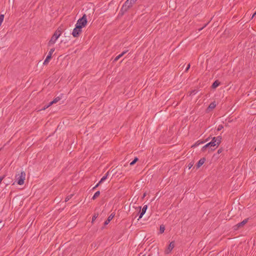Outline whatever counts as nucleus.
<instances>
[{
    "instance_id": "nucleus-26",
    "label": "nucleus",
    "mask_w": 256,
    "mask_h": 256,
    "mask_svg": "<svg viewBox=\"0 0 256 256\" xmlns=\"http://www.w3.org/2000/svg\"><path fill=\"white\" fill-rule=\"evenodd\" d=\"M72 196H73V194H70V195L68 196L66 198L65 202H66L68 201L72 198Z\"/></svg>"
},
{
    "instance_id": "nucleus-3",
    "label": "nucleus",
    "mask_w": 256,
    "mask_h": 256,
    "mask_svg": "<svg viewBox=\"0 0 256 256\" xmlns=\"http://www.w3.org/2000/svg\"><path fill=\"white\" fill-rule=\"evenodd\" d=\"M122 166V165H118L116 168L112 169L110 172V173L112 174V176L116 175V176H118L120 175H124L123 174Z\"/></svg>"
},
{
    "instance_id": "nucleus-33",
    "label": "nucleus",
    "mask_w": 256,
    "mask_h": 256,
    "mask_svg": "<svg viewBox=\"0 0 256 256\" xmlns=\"http://www.w3.org/2000/svg\"><path fill=\"white\" fill-rule=\"evenodd\" d=\"M197 92H198V90H194L191 92L190 94H195L197 93Z\"/></svg>"
},
{
    "instance_id": "nucleus-47",
    "label": "nucleus",
    "mask_w": 256,
    "mask_h": 256,
    "mask_svg": "<svg viewBox=\"0 0 256 256\" xmlns=\"http://www.w3.org/2000/svg\"><path fill=\"white\" fill-rule=\"evenodd\" d=\"M255 150H256V148H255Z\"/></svg>"
},
{
    "instance_id": "nucleus-34",
    "label": "nucleus",
    "mask_w": 256,
    "mask_h": 256,
    "mask_svg": "<svg viewBox=\"0 0 256 256\" xmlns=\"http://www.w3.org/2000/svg\"><path fill=\"white\" fill-rule=\"evenodd\" d=\"M190 64H189L188 66H187V67L186 68V70H185V72H187L189 68H190Z\"/></svg>"
},
{
    "instance_id": "nucleus-25",
    "label": "nucleus",
    "mask_w": 256,
    "mask_h": 256,
    "mask_svg": "<svg viewBox=\"0 0 256 256\" xmlns=\"http://www.w3.org/2000/svg\"><path fill=\"white\" fill-rule=\"evenodd\" d=\"M204 141H201L200 142V140L196 142L192 146V147H196L198 146L199 144H203L204 143Z\"/></svg>"
},
{
    "instance_id": "nucleus-31",
    "label": "nucleus",
    "mask_w": 256,
    "mask_h": 256,
    "mask_svg": "<svg viewBox=\"0 0 256 256\" xmlns=\"http://www.w3.org/2000/svg\"><path fill=\"white\" fill-rule=\"evenodd\" d=\"M55 50V48H51L50 51L49 52H48V54H50L51 56H52V54L54 52V51Z\"/></svg>"
},
{
    "instance_id": "nucleus-36",
    "label": "nucleus",
    "mask_w": 256,
    "mask_h": 256,
    "mask_svg": "<svg viewBox=\"0 0 256 256\" xmlns=\"http://www.w3.org/2000/svg\"><path fill=\"white\" fill-rule=\"evenodd\" d=\"M101 184H99V182L93 188L92 190H94L95 188H98Z\"/></svg>"
},
{
    "instance_id": "nucleus-17",
    "label": "nucleus",
    "mask_w": 256,
    "mask_h": 256,
    "mask_svg": "<svg viewBox=\"0 0 256 256\" xmlns=\"http://www.w3.org/2000/svg\"><path fill=\"white\" fill-rule=\"evenodd\" d=\"M127 52V50L124 51L122 52L120 54L116 56L115 58L114 59L113 62H116L117 60H118L120 58H122L126 52Z\"/></svg>"
},
{
    "instance_id": "nucleus-30",
    "label": "nucleus",
    "mask_w": 256,
    "mask_h": 256,
    "mask_svg": "<svg viewBox=\"0 0 256 256\" xmlns=\"http://www.w3.org/2000/svg\"><path fill=\"white\" fill-rule=\"evenodd\" d=\"M4 224L2 220H0V230L4 226Z\"/></svg>"
},
{
    "instance_id": "nucleus-11",
    "label": "nucleus",
    "mask_w": 256,
    "mask_h": 256,
    "mask_svg": "<svg viewBox=\"0 0 256 256\" xmlns=\"http://www.w3.org/2000/svg\"><path fill=\"white\" fill-rule=\"evenodd\" d=\"M174 241H172V242H170V244H169V245L168 247V248L165 251V252L166 254L170 253L172 250L174 248Z\"/></svg>"
},
{
    "instance_id": "nucleus-14",
    "label": "nucleus",
    "mask_w": 256,
    "mask_h": 256,
    "mask_svg": "<svg viewBox=\"0 0 256 256\" xmlns=\"http://www.w3.org/2000/svg\"><path fill=\"white\" fill-rule=\"evenodd\" d=\"M115 216V214L114 213H112L108 217V218H107V220L104 222V226H106L107 224H108V223L111 221V220L114 218V216Z\"/></svg>"
},
{
    "instance_id": "nucleus-28",
    "label": "nucleus",
    "mask_w": 256,
    "mask_h": 256,
    "mask_svg": "<svg viewBox=\"0 0 256 256\" xmlns=\"http://www.w3.org/2000/svg\"><path fill=\"white\" fill-rule=\"evenodd\" d=\"M224 128V126H222V125L220 124V125H219L216 129V131L217 132H218V131H220L221 130H222V128Z\"/></svg>"
},
{
    "instance_id": "nucleus-40",
    "label": "nucleus",
    "mask_w": 256,
    "mask_h": 256,
    "mask_svg": "<svg viewBox=\"0 0 256 256\" xmlns=\"http://www.w3.org/2000/svg\"><path fill=\"white\" fill-rule=\"evenodd\" d=\"M146 192H144V194H143V196H142V198H144L146 196Z\"/></svg>"
},
{
    "instance_id": "nucleus-10",
    "label": "nucleus",
    "mask_w": 256,
    "mask_h": 256,
    "mask_svg": "<svg viewBox=\"0 0 256 256\" xmlns=\"http://www.w3.org/2000/svg\"><path fill=\"white\" fill-rule=\"evenodd\" d=\"M64 96V94H60V96H58L56 97L54 100H52L51 102H50L48 106H47V108L48 106H50L51 105H52V104H56V102H58V101H60L62 98Z\"/></svg>"
},
{
    "instance_id": "nucleus-4",
    "label": "nucleus",
    "mask_w": 256,
    "mask_h": 256,
    "mask_svg": "<svg viewBox=\"0 0 256 256\" xmlns=\"http://www.w3.org/2000/svg\"><path fill=\"white\" fill-rule=\"evenodd\" d=\"M26 178V173L24 171L21 172L20 174H16L15 176L16 182L19 185H22L24 184Z\"/></svg>"
},
{
    "instance_id": "nucleus-32",
    "label": "nucleus",
    "mask_w": 256,
    "mask_h": 256,
    "mask_svg": "<svg viewBox=\"0 0 256 256\" xmlns=\"http://www.w3.org/2000/svg\"><path fill=\"white\" fill-rule=\"evenodd\" d=\"M223 150H224L223 148H219V149L218 150V152H217V153H218V154H220L222 152H223Z\"/></svg>"
},
{
    "instance_id": "nucleus-45",
    "label": "nucleus",
    "mask_w": 256,
    "mask_h": 256,
    "mask_svg": "<svg viewBox=\"0 0 256 256\" xmlns=\"http://www.w3.org/2000/svg\"><path fill=\"white\" fill-rule=\"evenodd\" d=\"M58 200H59V199H57V200H56V202H58Z\"/></svg>"
},
{
    "instance_id": "nucleus-29",
    "label": "nucleus",
    "mask_w": 256,
    "mask_h": 256,
    "mask_svg": "<svg viewBox=\"0 0 256 256\" xmlns=\"http://www.w3.org/2000/svg\"><path fill=\"white\" fill-rule=\"evenodd\" d=\"M194 164V162H191L190 164H188L187 166V168H188V170H190L193 166Z\"/></svg>"
},
{
    "instance_id": "nucleus-18",
    "label": "nucleus",
    "mask_w": 256,
    "mask_h": 256,
    "mask_svg": "<svg viewBox=\"0 0 256 256\" xmlns=\"http://www.w3.org/2000/svg\"><path fill=\"white\" fill-rule=\"evenodd\" d=\"M110 174V171L108 172L105 175L101 178V180L99 182V184H102L103 182H104L106 178Z\"/></svg>"
},
{
    "instance_id": "nucleus-8",
    "label": "nucleus",
    "mask_w": 256,
    "mask_h": 256,
    "mask_svg": "<svg viewBox=\"0 0 256 256\" xmlns=\"http://www.w3.org/2000/svg\"><path fill=\"white\" fill-rule=\"evenodd\" d=\"M82 32V28L76 26V27L72 30V34L74 38L78 37Z\"/></svg>"
},
{
    "instance_id": "nucleus-2",
    "label": "nucleus",
    "mask_w": 256,
    "mask_h": 256,
    "mask_svg": "<svg viewBox=\"0 0 256 256\" xmlns=\"http://www.w3.org/2000/svg\"><path fill=\"white\" fill-rule=\"evenodd\" d=\"M62 32V29L60 27H59L56 30V31L54 32V33L52 36L49 42H48V46H50L51 45L54 44L56 42V41L58 40V38L61 35Z\"/></svg>"
},
{
    "instance_id": "nucleus-23",
    "label": "nucleus",
    "mask_w": 256,
    "mask_h": 256,
    "mask_svg": "<svg viewBox=\"0 0 256 256\" xmlns=\"http://www.w3.org/2000/svg\"><path fill=\"white\" fill-rule=\"evenodd\" d=\"M138 158H137V157H135L134 160L132 162H130V166H133L138 161Z\"/></svg>"
},
{
    "instance_id": "nucleus-35",
    "label": "nucleus",
    "mask_w": 256,
    "mask_h": 256,
    "mask_svg": "<svg viewBox=\"0 0 256 256\" xmlns=\"http://www.w3.org/2000/svg\"><path fill=\"white\" fill-rule=\"evenodd\" d=\"M5 175H4L2 176H0V184H1L2 180H4V178H5Z\"/></svg>"
},
{
    "instance_id": "nucleus-22",
    "label": "nucleus",
    "mask_w": 256,
    "mask_h": 256,
    "mask_svg": "<svg viewBox=\"0 0 256 256\" xmlns=\"http://www.w3.org/2000/svg\"><path fill=\"white\" fill-rule=\"evenodd\" d=\"M165 230V226L164 224H161L160 227V234H162L164 232Z\"/></svg>"
},
{
    "instance_id": "nucleus-38",
    "label": "nucleus",
    "mask_w": 256,
    "mask_h": 256,
    "mask_svg": "<svg viewBox=\"0 0 256 256\" xmlns=\"http://www.w3.org/2000/svg\"><path fill=\"white\" fill-rule=\"evenodd\" d=\"M210 140V137L208 138L204 142H208Z\"/></svg>"
},
{
    "instance_id": "nucleus-7",
    "label": "nucleus",
    "mask_w": 256,
    "mask_h": 256,
    "mask_svg": "<svg viewBox=\"0 0 256 256\" xmlns=\"http://www.w3.org/2000/svg\"><path fill=\"white\" fill-rule=\"evenodd\" d=\"M133 208H135L136 209L138 208L139 210V213H140V216H139V218H138V220H140V219L141 218H142L143 216L145 214L146 212V210L148 208V206L147 205H144V206L142 210H141V208L142 207L141 206H138L137 208H135L134 206H132Z\"/></svg>"
},
{
    "instance_id": "nucleus-27",
    "label": "nucleus",
    "mask_w": 256,
    "mask_h": 256,
    "mask_svg": "<svg viewBox=\"0 0 256 256\" xmlns=\"http://www.w3.org/2000/svg\"><path fill=\"white\" fill-rule=\"evenodd\" d=\"M4 15L0 14V26H1L2 23L4 20Z\"/></svg>"
},
{
    "instance_id": "nucleus-1",
    "label": "nucleus",
    "mask_w": 256,
    "mask_h": 256,
    "mask_svg": "<svg viewBox=\"0 0 256 256\" xmlns=\"http://www.w3.org/2000/svg\"><path fill=\"white\" fill-rule=\"evenodd\" d=\"M222 140V137L220 136L212 138V140L204 145L202 148V151L204 152L207 148L209 149L208 152L210 150L214 151L219 146Z\"/></svg>"
},
{
    "instance_id": "nucleus-24",
    "label": "nucleus",
    "mask_w": 256,
    "mask_h": 256,
    "mask_svg": "<svg viewBox=\"0 0 256 256\" xmlns=\"http://www.w3.org/2000/svg\"><path fill=\"white\" fill-rule=\"evenodd\" d=\"M98 213H94V215L92 216V222L93 223L94 221L96 220V219L98 217Z\"/></svg>"
},
{
    "instance_id": "nucleus-39",
    "label": "nucleus",
    "mask_w": 256,
    "mask_h": 256,
    "mask_svg": "<svg viewBox=\"0 0 256 256\" xmlns=\"http://www.w3.org/2000/svg\"><path fill=\"white\" fill-rule=\"evenodd\" d=\"M256 16V12L252 16V18Z\"/></svg>"
},
{
    "instance_id": "nucleus-21",
    "label": "nucleus",
    "mask_w": 256,
    "mask_h": 256,
    "mask_svg": "<svg viewBox=\"0 0 256 256\" xmlns=\"http://www.w3.org/2000/svg\"><path fill=\"white\" fill-rule=\"evenodd\" d=\"M100 191H97L96 192H95V194H94V195L92 196V199L93 200H94L98 197L100 196Z\"/></svg>"
},
{
    "instance_id": "nucleus-12",
    "label": "nucleus",
    "mask_w": 256,
    "mask_h": 256,
    "mask_svg": "<svg viewBox=\"0 0 256 256\" xmlns=\"http://www.w3.org/2000/svg\"><path fill=\"white\" fill-rule=\"evenodd\" d=\"M216 106V104L215 102H211L206 110L207 112H210Z\"/></svg>"
},
{
    "instance_id": "nucleus-41",
    "label": "nucleus",
    "mask_w": 256,
    "mask_h": 256,
    "mask_svg": "<svg viewBox=\"0 0 256 256\" xmlns=\"http://www.w3.org/2000/svg\"><path fill=\"white\" fill-rule=\"evenodd\" d=\"M206 24H205V25L204 26H203L202 28H200V29H199V31L201 30H202V29L204 26H206Z\"/></svg>"
},
{
    "instance_id": "nucleus-6",
    "label": "nucleus",
    "mask_w": 256,
    "mask_h": 256,
    "mask_svg": "<svg viewBox=\"0 0 256 256\" xmlns=\"http://www.w3.org/2000/svg\"><path fill=\"white\" fill-rule=\"evenodd\" d=\"M131 7L128 6L126 3L125 2L124 4L122 5L120 12L118 13V16H122L124 15V14L128 10L129 8H130Z\"/></svg>"
},
{
    "instance_id": "nucleus-15",
    "label": "nucleus",
    "mask_w": 256,
    "mask_h": 256,
    "mask_svg": "<svg viewBox=\"0 0 256 256\" xmlns=\"http://www.w3.org/2000/svg\"><path fill=\"white\" fill-rule=\"evenodd\" d=\"M169 6L172 9H175L176 8V2L175 0H169Z\"/></svg>"
},
{
    "instance_id": "nucleus-20",
    "label": "nucleus",
    "mask_w": 256,
    "mask_h": 256,
    "mask_svg": "<svg viewBox=\"0 0 256 256\" xmlns=\"http://www.w3.org/2000/svg\"><path fill=\"white\" fill-rule=\"evenodd\" d=\"M52 58V56L50 55V54H48L47 56H46V58L45 59L44 62V65H46L47 64L48 62H50V60Z\"/></svg>"
},
{
    "instance_id": "nucleus-16",
    "label": "nucleus",
    "mask_w": 256,
    "mask_h": 256,
    "mask_svg": "<svg viewBox=\"0 0 256 256\" xmlns=\"http://www.w3.org/2000/svg\"><path fill=\"white\" fill-rule=\"evenodd\" d=\"M220 82L218 81V80H216L213 84H212L211 88L212 89H215L217 87H218L220 84Z\"/></svg>"
},
{
    "instance_id": "nucleus-44",
    "label": "nucleus",
    "mask_w": 256,
    "mask_h": 256,
    "mask_svg": "<svg viewBox=\"0 0 256 256\" xmlns=\"http://www.w3.org/2000/svg\"><path fill=\"white\" fill-rule=\"evenodd\" d=\"M148 240V238L146 239V240H145V242H146Z\"/></svg>"
},
{
    "instance_id": "nucleus-13",
    "label": "nucleus",
    "mask_w": 256,
    "mask_h": 256,
    "mask_svg": "<svg viewBox=\"0 0 256 256\" xmlns=\"http://www.w3.org/2000/svg\"><path fill=\"white\" fill-rule=\"evenodd\" d=\"M206 160L205 158H200L196 164V168H200L204 163Z\"/></svg>"
},
{
    "instance_id": "nucleus-46",
    "label": "nucleus",
    "mask_w": 256,
    "mask_h": 256,
    "mask_svg": "<svg viewBox=\"0 0 256 256\" xmlns=\"http://www.w3.org/2000/svg\"><path fill=\"white\" fill-rule=\"evenodd\" d=\"M142 256H146V254H144Z\"/></svg>"
},
{
    "instance_id": "nucleus-5",
    "label": "nucleus",
    "mask_w": 256,
    "mask_h": 256,
    "mask_svg": "<svg viewBox=\"0 0 256 256\" xmlns=\"http://www.w3.org/2000/svg\"><path fill=\"white\" fill-rule=\"evenodd\" d=\"M88 22L86 15V14H83L82 18H79L77 21L76 26L82 28L85 27Z\"/></svg>"
},
{
    "instance_id": "nucleus-9",
    "label": "nucleus",
    "mask_w": 256,
    "mask_h": 256,
    "mask_svg": "<svg viewBox=\"0 0 256 256\" xmlns=\"http://www.w3.org/2000/svg\"><path fill=\"white\" fill-rule=\"evenodd\" d=\"M248 218H246L243 220L242 222L238 223L236 225L233 226V228L234 230H237L239 228H242L248 222Z\"/></svg>"
},
{
    "instance_id": "nucleus-37",
    "label": "nucleus",
    "mask_w": 256,
    "mask_h": 256,
    "mask_svg": "<svg viewBox=\"0 0 256 256\" xmlns=\"http://www.w3.org/2000/svg\"><path fill=\"white\" fill-rule=\"evenodd\" d=\"M8 2L10 4H14V0H9Z\"/></svg>"
},
{
    "instance_id": "nucleus-19",
    "label": "nucleus",
    "mask_w": 256,
    "mask_h": 256,
    "mask_svg": "<svg viewBox=\"0 0 256 256\" xmlns=\"http://www.w3.org/2000/svg\"><path fill=\"white\" fill-rule=\"evenodd\" d=\"M136 1V0H126L125 2L130 7H132V4H134Z\"/></svg>"
},
{
    "instance_id": "nucleus-42",
    "label": "nucleus",
    "mask_w": 256,
    "mask_h": 256,
    "mask_svg": "<svg viewBox=\"0 0 256 256\" xmlns=\"http://www.w3.org/2000/svg\"><path fill=\"white\" fill-rule=\"evenodd\" d=\"M152 240H149L147 243H150Z\"/></svg>"
},
{
    "instance_id": "nucleus-43",
    "label": "nucleus",
    "mask_w": 256,
    "mask_h": 256,
    "mask_svg": "<svg viewBox=\"0 0 256 256\" xmlns=\"http://www.w3.org/2000/svg\"><path fill=\"white\" fill-rule=\"evenodd\" d=\"M232 210H231L230 212H229V214H232Z\"/></svg>"
}]
</instances>
